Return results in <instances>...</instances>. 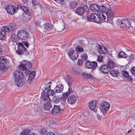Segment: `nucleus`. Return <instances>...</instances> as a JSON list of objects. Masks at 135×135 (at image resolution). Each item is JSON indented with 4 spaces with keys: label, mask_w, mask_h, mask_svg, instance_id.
I'll return each instance as SVG.
<instances>
[{
    "label": "nucleus",
    "mask_w": 135,
    "mask_h": 135,
    "mask_svg": "<svg viewBox=\"0 0 135 135\" xmlns=\"http://www.w3.org/2000/svg\"><path fill=\"white\" fill-rule=\"evenodd\" d=\"M13 74L15 78V84L20 87L23 86L25 83L23 79L24 77L23 73L20 70H18L15 72Z\"/></svg>",
    "instance_id": "1"
},
{
    "label": "nucleus",
    "mask_w": 135,
    "mask_h": 135,
    "mask_svg": "<svg viewBox=\"0 0 135 135\" xmlns=\"http://www.w3.org/2000/svg\"><path fill=\"white\" fill-rule=\"evenodd\" d=\"M52 83L49 82L46 84H43L41 85V88L43 91L45 92L49 96H54L55 95V93L54 89L52 90L51 89V85Z\"/></svg>",
    "instance_id": "2"
},
{
    "label": "nucleus",
    "mask_w": 135,
    "mask_h": 135,
    "mask_svg": "<svg viewBox=\"0 0 135 135\" xmlns=\"http://www.w3.org/2000/svg\"><path fill=\"white\" fill-rule=\"evenodd\" d=\"M18 6L20 9L22 10L26 14L23 18L24 21L25 22L29 21L33 17L32 13L30 11V9L27 7L20 5Z\"/></svg>",
    "instance_id": "3"
},
{
    "label": "nucleus",
    "mask_w": 135,
    "mask_h": 135,
    "mask_svg": "<svg viewBox=\"0 0 135 135\" xmlns=\"http://www.w3.org/2000/svg\"><path fill=\"white\" fill-rule=\"evenodd\" d=\"M87 19L89 21H93L97 23H100L101 22V21L99 16L95 13H91L90 16H88Z\"/></svg>",
    "instance_id": "4"
},
{
    "label": "nucleus",
    "mask_w": 135,
    "mask_h": 135,
    "mask_svg": "<svg viewBox=\"0 0 135 135\" xmlns=\"http://www.w3.org/2000/svg\"><path fill=\"white\" fill-rule=\"evenodd\" d=\"M17 32V36L20 39L25 40L27 39L29 36L28 33L25 30H18Z\"/></svg>",
    "instance_id": "5"
},
{
    "label": "nucleus",
    "mask_w": 135,
    "mask_h": 135,
    "mask_svg": "<svg viewBox=\"0 0 135 135\" xmlns=\"http://www.w3.org/2000/svg\"><path fill=\"white\" fill-rule=\"evenodd\" d=\"M18 49L16 50V53L18 55H21L26 52L27 50L24 46L22 43L20 42L18 45Z\"/></svg>",
    "instance_id": "6"
},
{
    "label": "nucleus",
    "mask_w": 135,
    "mask_h": 135,
    "mask_svg": "<svg viewBox=\"0 0 135 135\" xmlns=\"http://www.w3.org/2000/svg\"><path fill=\"white\" fill-rule=\"evenodd\" d=\"M7 62V60L6 57H0V70L5 71L7 69L5 66V64Z\"/></svg>",
    "instance_id": "7"
},
{
    "label": "nucleus",
    "mask_w": 135,
    "mask_h": 135,
    "mask_svg": "<svg viewBox=\"0 0 135 135\" xmlns=\"http://www.w3.org/2000/svg\"><path fill=\"white\" fill-rule=\"evenodd\" d=\"M110 107V104L109 103L104 102L101 104L100 109L103 114H105L106 113L107 111L109 109Z\"/></svg>",
    "instance_id": "8"
},
{
    "label": "nucleus",
    "mask_w": 135,
    "mask_h": 135,
    "mask_svg": "<svg viewBox=\"0 0 135 135\" xmlns=\"http://www.w3.org/2000/svg\"><path fill=\"white\" fill-rule=\"evenodd\" d=\"M19 8V6L18 5L14 6L11 5H9L6 7L7 13L12 15L14 14L17 10Z\"/></svg>",
    "instance_id": "9"
},
{
    "label": "nucleus",
    "mask_w": 135,
    "mask_h": 135,
    "mask_svg": "<svg viewBox=\"0 0 135 135\" xmlns=\"http://www.w3.org/2000/svg\"><path fill=\"white\" fill-rule=\"evenodd\" d=\"M109 7L108 3L106 2H102L101 4H99L98 12L100 13L104 12Z\"/></svg>",
    "instance_id": "10"
},
{
    "label": "nucleus",
    "mask_w": 135,
    "mask_h": 135,
    "mask_svg": "<svg viewBox=\"0 0 135 135\" xmlns=\"http://www.w3.org/2000/svg\"><path fill=\"white\" fill-rule=\"evenodd\" d=\"M3 29L8 33L10 32H13L16 30V25L13 23H10L8 26H4Z\"/></svg>",
    "instance_id": "11"
},
{
    "label": "nucleus",
    "mask_w": 135,
    "mask_h": 135,
    "mask_svg": "<svg viewBox=\"0 0 135 135\" xmlns=\"http://www.w3.org/2000/svg\"><path fill=\"white\" fill-rule=\"evenodd\" d=\"M32 67V65L30 62L25 61L23 62V64L20 65L19 68L22 70H27L30 69Z\"/></svg>",
    "instance_id": "12"
},
{
    "label": "nucleus",
    "mask_w": 135,
    "mask_h": 135,
    "mask_svg": "<svg viewBox=\"0 0 135 135\" xmlns=\"http://www.w3.org/2000/svg\"><path fill=\"white\" fill-rule=\"evenodd\" d=\"M119 25L120 27L123 29L128 28L131 26L130 21L127 19L122 20L120 21Z\"/></svg>",
    "instance_id": "13"
},
{
    "label": "nucleus",
    "mask_w": 135,
    "mask_h": 135,
    "mask_svg": "<svg viewBox=\"0 0 135 135\" xmlns=\"http://www.w3.org/2000/svg\"><path fill=\"white\" fill-rule=\"evenodd\" d=\"M97 63L95 61L91 62L87 60L86 62L85 66L86 68L88 69H92L95 70L97 67Z\"/></svg>",
    "instance_id": "14"
},
{
    "label": "nucleus",
    "mask_w": 135,
    "mask_h": 135,
    "mask_svg": "<svg viewBox=\"0 0 135 135\" xmlns=\"http://www.w3.org/2000/svg\"><path fill=\"white\" fill-rule=\"evenodd\" d=\"M100 71L103 74H106L110 71V69L107 64H104L101 66L99 69Z\"/></svg>",
    "instance_id": "15"
},
{
    "label": "nucleus",
    "mask_w": 135,
    "mask_h": 135,
    "mask_svg": "<svg viewBox=\"0 0 135 135\" xmlns=\"http://www.w3.org/2000/svg\"><path fill=\"white\" fill-rule=\"evenodd\" d=\"M78 54L76 51L72 50L69 52V56L73 60L76 59L78 58Z\"/></svg>",
    "instance_id": "16"
},
{
    "label": "nucleus",
    "mask_w": 135,
    "mask_h": 135,
    "mask_svg": "<svg viewBox=\"0 0 135 135\" xmlns=\"http://www.w3.org/2000/svg\"><path fill=\"white\" fill-rule=\"evenodd\" d=\"M66 81L69 86V88L71 89L74 88L75 86L74 84L73 83V81L70 75H67L66 76Z\"/></svg>",
    "instance_id": "17"
},
{
    "label": "nucleus",
    "mask_w": 135,
    "mask_h": 135,
    "mask_svg": "<svg viewBox=\"0 0 135 135\" xmlns=\"http://www.w3.org/2000/svg\"><path fill=\"white\" fill-rule=\"evenodd\" d=\"M108 19H112L114 16L113 12L108 8L105 12Z\"/></svg>",
    "instance_id": "18"
},
{
    "label": "nucleus",
    "mask_w": 135,
    "mask_h": 135,
    "mask_svg": "<svg viewBox=\"0 0 135 135\" xmlns=\"http://www.w3.org/2000/svg\"><path fill=\"white\" fill-rule=\"evenodd\" d=\"M35 76V73L34 71H32L29 75L27 82L31 85L33 84V81L34 79Z\"/></svg>",
    "instance_id": "19"
},
{
    "label": "nucleus",
    "mask_w": 135,
    "mask_h": 135,
    "mask_svg": "<svg viewBox=\"0 0 135 135\" xmlns=\"http://www.w3.org/2000/svg\"><path fill=\"white\" fill-rule=\"evenodd\" d=\"M77 98L74 95L70 96L67 99L68 103L71 104H74L76 102Z\"/></svg>",
    "instance_id": "20"
},
{
    "label": "nucleus",
    "mask_w": 135,
    "mask_h": 135,
    "mask_svg": "<svg viewBox=\"0 0 135 135\" xmlns=\"http://www.w3.org/2000/svg\"><path fill=\"white\" fill-rule=\"evenodd\" d=\"M41 99L42 100L45 102H49L50 99L49 96L45 92L43 91L41 93Z\"/></svg>",
    "instance_id": "21"
},
{
    "label": "nucleus",
    "mask_w": 135,
    "mask_h": 135,
    "mask_svg": "<svg viewBox=\"0 0 135 135\" xmlns=\"http://www.w3.org/2000/svg\"><path fill=\"white\" fill-rule=\"evenodd\" d=\"M51 112L52 115H55L59 113H60V107L59 105H54L53 108H52Z\"/></svg>",
    "instance_id": "22"
},
{
    "label": "nucleus",
    "mask_w": 135,
    "mask_h": 135,
    "mask_svg": "<svg viewBox=\"0 0 135 135\" xmlns=\"http://www.w3.org/2000/svg\"><path fill=\"white\" fill-rule=\"evenodd\" d=\"M54 89L56 93H60L62 91L64 87L62 84H59L57 85Z\"/></svg>",
    "instance_id": "23"
},
{
    "label": "nucleus",
    "mask_w": 135,
    "mask_h": 135,
    "mask_svg": "<svg viewBox=\"0 0 135 135\" xmlns=\"http://www.w3.org/2000/svg\"><path fill=\"white\" fill-rule=\"evenodd\" d=\"M52 26L51 23H47L44 25V32H50L52 29Z\"/></svg>",
    "instance_id": "24"
},
{
    "label": "nucleus",
    "mask_w": 135,
    "mask_h": 135,
    "mask_svg": "<svg viewBox=\"0 0 135 135\" xmlns=\"http://www.w3.org/2000/svg\"><path fill=\"white\" fill-rule=\"evenodd\" d=\"M99 5L96 3H93L91 4L90 6L91 10L94 12H98Z\"/></svg>",
    "instance_id": "25"
},
{
    "label": "nucleus",
    "mask_w": 135,
    "mask_h": 135,
    "mask_svg": "<svg viewBox=\"0 0 135 135\" xmlns=\"http://www.w3.org/2000/svg\"><path fill=\"white\" fill-rule=\"evenodd\" d=\"M44 107L46 110L51 112L53 108L52 104L49 102L45 103L44 105Z\"/></svg>",
    "instance_id": "26"
},
{
    "label": "nucleus",
    "mask_w": 135,
    "mask_h": 135,
    "mask_svg": "<svg viewBox=\"0 0 135 135\" xmlns=\"http://www.w3.org/2000/svg\"><path fill=\"white\" fill-rule=\"evenodd\" d=\"M97 47L100 54H105L107 52L106 48L104 46L102 47L100 45H99Z\"/></svg>",
    "instance_id": "27"
},
{
    "label": "nucleus",
    "mask_w": 135,
    "mask_h": 135,
    "mask_svg": "<svg viewBox=\"0 0 135 135\" xmlns=\"http://www.w3.org/2000/svg\"><path fill=\"white\" fill-rule=\"evenodd\" d=\"M110 73L112 76L116 77L119 76V72L118 69H113L110 71Z\"/></svg>",
    "instance_id": "28"
},
{
    "label": "nucleus",
    "mask_w": 135,
    "mask_h": 135,
    "mask_svg": "<svg viewBox=\"0 0 135 135\" xmlns=\"http://www.w3.org/2000/svg\"><path fill=\"white\" fill-rule=\"evenodd\" d=\"M84 9L83 7L78 8L75 11V12L78 15L81 16L84 12Z\"/></svg>",
    "instance_id": "29"
},
{
    "label": "nucleus",
    "mask_w": 135,
    "mask_h": 135,
    "mask_svg": "<svg viewBox=\"0 0 135 135\" xmlns=\"http://www.w3.org/2000/svg\"><path fill=\"white\" fill-rule=\"evenodd\" d=\"M61 101V97L59 96H55L53 97V102L55 103H58Z\"/></svg>",
    "instance_id": "30"
},
{
    "label": "nucleus",
    "mask_w": 135,
    "mask_h": 135,
    "mask_svg": "<svg viewBox=\"0 0 135 135\" xmlns=\"http://www.w3.org/2000/svg\"><path fill=\"white\" fill-rule=\"evenodd\" d=\"M128 57L127 55L123 51H120L117 56L118 58H126Z\"/></svg>",
    "instance_id": "31"
},
{
    "label": "nucleus",
    "mask_w": 135,
    "mask_h": 135,
    "mask_svg": "<svg viewBox=\"0 0 135 135\" xmlns=\"http://www.w3.org/2000/svg\"><path fill=\"white\" fill-rule=\"evenodd\" d=\"M96 102L95 101H92L90 102L89 104V107L90 109L93 110H94L96 106Z\"/></svg>",
    "instance_id": "32"
},
{
    "label": "nucleus",
    "mask_w": 135,
    "mask_h": 135,
    "mask_svg": "<svg viewBox=\"0 0 135 135\" xmlns=\"http://www.w3.org/2000/svg\"><path fill=\"white\" fill-rule=\"evenodd\" d=\"M3 30L0 32V40H3L6 36V34L7 32L3 29Z\"/></svg>",
    "instance_id": "33"
},
{
    "label": "nucleus",
    "mask_w": 135,
    "mask_h": 135,
    "mask_svg": "<svg viewBox=\"0 0 135 135\" xmlns=\"http://www.w3.org/2000/svg\"><path fill=\"white\" fill-rule=\"evenodd\" d=\"M108 66L110 69L113 68L116 66L115 64L110 60L108 61Z\"/></svg>",
    "instance_id": "34"
},
{
    "label": "nucleus",
    "mask_w": 135,
    "mask_h": 135,
    "mask_svg": "<svg viewBox=\"0 0 135 135\" xmlns=\"http://www.w3.org/2000/svg\"><path fill=\"white\" fill-rule=\"evenodd\" d=\"M31 130L27 128L21 132L20 134V135H28Z\"/></svg>",
    "instance_id": "35"
},
{
    "label": "nucleus",
    "mask_w": 135,
    "mask_h": 135,
    "mask_svg": "<svg viewBox=\"0 0 135 135\" xmlns=\"http://www.w3.org/2000/svg\"><path fill=\"white\" fill-rule=\"evenodd\" d=\"M81 75L84 78L86 79L92 78L93 77L92 75L85 73H82L81 74Z\"/></svg>",
    "instance_id": "36"
},
{
    "label": "nucleus",
    "mask_w": 135,
    "mask_h": 135,
    "mask_svg": "<svg viewBox=\"0 0 135 135\" xmlns=\"http://www.w3.org/2000/svg\"><path fill=\"white\" fill-rule=\"evenodd\" d=\"M47 132V129L45 128H44L40 130L39 133L40 135H45Z\"/></svg>",
    "instance_id": "37"
},
{
    "label": "nucleus",
    "mask_w": 135,
    "mask_h": 135,
    "mask_svg": "<svg viewBox=\"0 0 135 135\" xmlns=\"http://www.w3.org/2000/svg\"><path fill=\"white\" fill-rule=\"evenodd\" d=\"M18 37L15 34H12L11 37V40L12 42H16L18 40Z\"/></svg>",
    "instance_id": "38"
},
{
    "label": "nucleus",
    "mask_w": 135,
    "mask_h": 135,
    "mask_svg": "<svg viewBox=\"0 0 135 135\" xmlns=\"http://www.w3.org/2000/svg\"><path fill=\"white\" fill-rule=\"evenodd\" d=\"M72 92V89L69 88L68 91L63 93V96L67 98Z\"/></svg>",
    "instance_id": "39"
},
{
    "label": "nucleus",
    "mask_w": 135,
    "mask_h": 135,
    "mask_svg": "<svg viewBox=\"0 0 135 135\" xmlns=\"http://www.w3.org/2000/svg\"><path fill=\"white\" fill-rule=\"evenodd\" d=\"M60 104L59 106L60 107V113H61L63 112L65 108V103H62Z\"/></svg>",
    "instance_id": "40"
},
{
    "label": "nucleus",
    "mask_w": 135,
    "mask_h": 135,
    "mask_svg": "<svg viewBox=\"0 0 135 135\" xmlns=\"http://www.w3.org/2000/svg\"><path fill=\"white\" fill-rule=\"evenodd\" d=\"M78 5V3L75 2H73L70 4V7L73 9L75 8Z\"/></svg>",
    "instance_id": "41"
},
{
    "label": "nucleus",
    "mask_w": 135,
    "mask_h": 135,
    "mask_svg": "<svg viewBox=\"0 0 135 135\" xmlns=\"http://www.w3.org/2000/svg\"><path fill=\"white\" fill-rule=\"evenodd\" d=\"M100 13H101L99 14V16L101 19L102 20H105L106 18V16H105V15H106L105 13V12Z\"/></svg>",
    "instance_id": "42"
},
{
    "label": "nucleus",
    "mask_w": 135,
    "mask_h": 135,
    "mask_svg": "<svg viewBox=\"0 0 135 135\" xmlns=\"http://www.w3.org/2000/svg\"><path fill=\"white\" fill-rule=\"evenodd\" d=\"M76 49V50L75 51H76L77 52L79 51V52H81L83 51V48L82 47L78 46H77Z\"/></svg>",
    "instance_id": "43"
},
{
    "label": "nucleus",
    "mask_w": 135,
    "mask_h": 135,
    "mask_svg": "<svg viewBox=\"0 0 135 135\" xmlns=\"http://www.w3.org/2000/svg\"><path fill=\"white\" fill-rule=\"evenodd\" d=\"M81 57L84 61H85L87 60L88 56L86 54H83L82 55Z\"/></svg>",
    "instance_id": "44"
},
{
    "label": "nucleus",
    "mask_w": 135,
    "mask_h": 135,
    "mask_svg": "<svg viewBox=\"0 0 135 135\" xmlns=\"http://www.w3.org/2000/svg\"><path fill=\"white\" fill-rule=\"evenodd\" d=\"M64 26H61L59 27H58L57 28V30L58 32H61L64 29Z\"/></svg>",
    "instance_id": "45"
},
{
    "label": "nucleus",
    "mask_w": 135,
    "mask_h": 135,
    "mask_svg": "<svg viewBox=\"0 0 135 135\" xmlns=\"http://www.w3.org/2000/svg\"><path fill=\"white\" fill-rule=\"evenodd\" d=\"M83 62L82 59H79L77 62L78 65L80 66H82L83 65Z\"/></svg>",
    "instance_id": "46"
},
{
    "label": "nucleus",
    "mask_w": 135,
    "mask_h": 135,
    "mask_svg": "<svg viewBox=\"0 0 135 135\" xmlns=\"http://www.w3.org/2000/svg\"><path fill=\"white\" fill-rule=\"evenodd\" d=\"M103 56L101 55H99L98 56V57L97 59V61L99 62L102 61V59Z\"/></svg>",
    "instance_id": "47"
},
{
    "label": "nucleus",
    "mask_w": 135,
    "mask_h": 135,
    "mask_svg": "<svg viewBox=\"0 0 135 135\" xmlns=\"http://www.w3.org/2000/svg\"><path fill=\"white\" fill-rule=\"evenodd\" d=\"M32 3L35 5H38L39 4V2L37 0H33Z\"/></svg>",
    "instance_id": "48"
},
{
    "label": "nucleus",
    "mask_w": 135,
    "mask_h": 135,
    "mask_svg": "<svg viewBox=\"0 0 135 135\" xmlns=\"http://www.w3.org/2000/svg\"><path fill=\"white\" fill-rule=\"evenodd\" d=\"M123 75L126 78H127L129 76L128 73L126 71H125L123 73Z\"/></svg>",
    "instance_id": "49"
},
{
    "label": "nucleus",
    "mask_w": 135,
    "mask_h": 135,
    "mask_svg": "<svg viewBox=\"0 0 135 135\" xmlns=\"http://www.w3.org/2000/svg\"><path fill=\"white\" fill-rule=\"evenodd\" d=\"M131 71L133 74L135 75V66L132 67Z\"/></svg>",
    "instance_id": "50"
},
{
    "label": "nucleus",
    "mask_w": 135,
    "mask_h": 135,
    "mask_svg": "<svg viewBox=\"0 0 135 135\" xmlns=\"http://www.w3.org/2000/svg\"><path fill=\"white\" fill-rule=\"evenodd\" d=\"M67 97H65L63 96L62 97H61V100H62L64 102L63 103H65V102L66 99Z\"/></svg>",
    "instance_id": "51"
},
{
    "label": "nucleus",
    "mask_w": 135,
    "mask_h": 135,
    "mask_svg": "<svg viewBox=\"0 0 135 135\" xmlns=\"http://www.w3.org/2000/svg\"><path fill=\"white\" fill-rule=\"evenodd\" d=\"M24 45L27 47H28L29 46L28 43L27 42H23Z\"/></svg>",
    "instance_id": "52"
},
{
    "label": "nucleus",
    "mask_w": 135,
    "mask_h": 135,
    "mask_svg": "<svg viewBox=\"0 0 135 135\" xmlns=\"http://www.w3.org/2000/svg\"><path fill=\"white\" fill-rule=\"evenodd\" d=\"M46 135H55L54 133L52 132H49L47 133Z\"/></svg>",
    "instance_id": "53"
},
{
    "label": "nucleus",
    "mask_w": 135,
    "mask_h": 135,
    "mask_svg": "<svg viewBox=\"0 0 135 135\" xmlns=\"http://www.w3.org/2000/svg\"><path fill=\"white\" fill-rule=\"evenodd\" d=\"M56 1H60L61 4H63L64 2V0H54Z\"/></svg>",
    "instance_id": "54"
},
{
    "label": "nucleus",
    "mask_w": 135,
    "mask_h": 135,
    "mask_svg": "<svg viewBox=\"0 0 135 135\" xmlns=\"http://www.w3.org/2000/svg\"><path fill=\"white\" fill-rule=\"evenodd\" d=\"M133 56L132 55H130L129 56V58L130 60H132L133 59Z\"/></svg>",
    "instance_id": "55"
},
{
    "label": "nucleus",
    "mask_w": 135,
    "mask_h": 135,
    "mask_svg": "<svg viewBox=\"0 0 135 135\" xmlns=\"http://www.w3.org/2000/svg\"><path fill=\"white\" fill-rule=\"evenodd\" d=\"M28 1V0H22V2L24 3H27Z\"/></svg>",
    "instance_id": "56"
},
{
    "label": "nucleus",
    "mask_w": 135,
    "mask_h": 135,
    "mask_svg": "<svg viewBox=\"0 0 135 135\" xmlns=\"http://www.w3.org/2000/svg\"><path fill=\"white\" fill-rule=\"evenodd\" d=\"M97 118L99 120L100 119V116L98 115V114H97Z\"/></svg>",
    "instance_id": "57"
},
{
    "label": "nucleus",
    "mask_w": 135,
    "mask_h": 135,
    "mask_svg": "<svg viewBox=\"0 0 135 135\" xmlns=\"http://www.w3.org/2000/svg\"><path fill=\"white\" fill-rule=\"evenodd\" d=\"M129 80L131 82L132 81V79L131 78H129Z\"/></svg>",
    "instance_id": "58"
},
{
    "label": "nucleus",
    "mask_w": 135,
    "mask_h": 135,
    "mask_svg": "<svg viewBox=\"0 0 135 135\" xmlns=\"http://www.w3.org/2000/svg\"><path fill=\"white\" fill-rule=\"evenodd\" d=\"M28 135H35L33 133H30Z\"/></svg>",
    "instance_id": "59"
},
{
    "label": "nucleus",
    "mask_w": 135,
    "mask_h": 135,
    "mask_svg": "<svg viewBox=\"0 0 135 135\" xmlns=\"http://www.w3.org/2000/svg\"><path fill=\"white\" fill-rule=\"evenodd\" d=\"M131 131V129L130 130L128 131V132H127V133H129Z\"/></svg>",
    "instance_id": "60"
},
{
    "label": "nucleus",
    "mask_w": 135,
    "mask_h": 135,
    "mask_svg": "<svg viewBox=\"0 0 135 135\" xmlns=\"http://www.w3.org/2000/svg\"><path fill=\"white\" fill-rule=\"evenodd\" d=\"M29 54V52H28V54Z\"/></svg>",
    "instance_id": "61"
}]
</instances>
